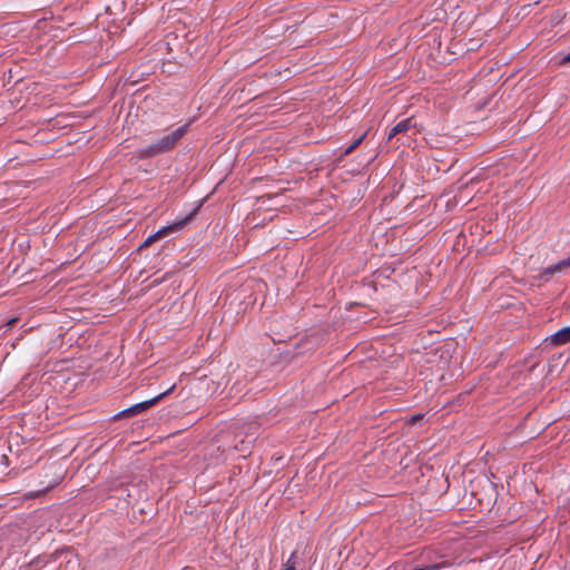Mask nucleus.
<instances>
[{
  "mask_svg": "<svg viewBox=\"0 0 570 570\" xmlns=\"http://www.w3.org/2000/svg\"><path fill=\"white\" fill-rule=\"evenodd\" d=\"M189 124H185L168 135L157 139L147 147L137 150V157L139 159L154 158L156 156L169 153L174 150L184 136L188 132Z\"/></svg>",
  "mask_w": 570,
  "mask_h": 570,
  "instance_id": "f257e3e1",
  "label": "nucleus"
},
{
  "mask_svg": "<svg viewBox=\"0 0 570 570\" xmlns=\"http://www.w3.org/2000/svg\"><path fill=\"white\" fill-rule=\"evenodd\" d=\"M174 389H175V385H173L171 387H169L165 392L156 395L155 397H153L150 400L137 403L135 405L129 406L128 409H125V410L120 411L119 413H117L114 416V420H120V419H124V417H132V416H136V415L142 413L144 411H146V410L150 409L151 406L156 405L165 396L170 394L174 391Z\"/></svg>",
  "mask_w": 570,
  "mask_h": 570,
  "instance_id": "f03ea898",
  "label": "nucleus"
},
{
  "mask_svg": "<svg viewBox=\"0 0 570 570\" xmlns=\"http://www.w3.org/2000/svg\"><path fill=\"white\" fill-rule=\"evenodd\" d=\"M197 208H195L189 215H187L185 218L175 222L174 224L163 227L153 235H150L140 246V248L150 246L154 242L169 235L173 232H178L183 229L196 215Z\"/></svg>",
  "mask_w": 570,
  "mask_h": 570,
  "instance_id": "7ed1b4c3",
  "label": "nucleus"
},
{
  "mask_svg": "<svg viewBox=\"0 0 570 570\" xmlns=\"http://www.w3.org/2000/svg\"><path fill=\"white\" fill-rule=\"evenodd\" d=\"M416 127V122L412 117L403 119L399 121L394 127H392L387 134V140H392L397 135H405L409 130Z\"/></svg>",
  "mask_w": 570,
  "mask_h": 570,
  "instance_id": "20e7f679",
  "label": "nucleus"
},
{
  "mask_svg": "<svg viewBox=\"0 0 570 570\" xmlns=\"http://www.w3.org/2000/svg\"><path fill=\"white\" fill-rule=\"evenodd\" d=\"M546 342H549V345L553 347L570 343V326L559 330L550 337L546 338Z\"/></svg>",
  "mask_w": 570,
  "mask_h": 570,
  "instance_id": "39448f33",
  "label": "nucleus"
},
{
  "mask_svg": "<svg viewBox=\"0 0 570 570\" xmlns=\"http://www.w3.org/2000/svg\"><path fill=\"white\" fill-rule=\"evenodd\" d=\"M568 267H570V256L566 259H562V261L544 268L541 273V276L546 277L548 279L549 277L553 276L556 273H559Z\"/></svg>",
  "mask_w": 570,
  "mask_h": 570,
  "instance_id": "423d86ee",
  "label": "nucleus"
},
{
  "mask_svg": "<svg viewBox=\"0 0 570 570\" xmlns=\"http://www.w3.org/2000/svg\"><path fill=\"white\" fill-rule=\"evenodd\" d=\"M366 132L355 139L342 154V157L351 155L364 140Z\"/></svg>",
  "mask_w": 570,
  "mask_h": 570,
  "instance_id": "0eeeda50",
  "label": "nucleus"
},
{
  "mask_svg": "<svg viewBox=\"0 0 570 570\" xmlns=\"http://www.w3.org/2000/svg\"><path fill=\"white\" fill-rule=\"evenodd\" d=\"M423 417H424V414H422V413L414 414V415H412V416L407 420V423H409L410 425H415V424H417L420 421H422V420H423Z\"/></svg>",
  "mask_w": 570,
  "mask_h": 570,
  "instance_id": "6e6552de",
  "label": "nucleus"
},
{
  "mask_svg": "<svg viewBox=\"0 0 570 570\" xmlns=\"http://www.w3.org/2000/svg\"><path fill=\"white\" fill-rule=\"evenodd\" d=\"M168 275L169 274L167 273L161 278L154 279L153 283H151V286L154 287V286H157V285L161 284L165 279H167Z\"/></svg>",
  "mask_w": 570,
  "mask_h": 570,
  "instance_id": "1a4fd4ad",
  "label": "nucleus"
},
{
  "mask_svg": "<svg viewBox=\"0 0 570 570\" xmlns=\"http://www.w3.org/2000/svg\"><path fill=\"white\" fill-rule=\"evenodd\" d=\"M17 322H18V318H17V317H12V318H10V320L6 323V326L10 328V327L14 326V324H16Z\"/></svg>",
  "mask_w": 570,
  "mask_h": 570,
  "instance_id": "9d476101",
  "label": "nucleus"
},
{
  "mask_svg": "<svg viewBox=\"0 0 570 570\" xmlns=\"http://www.w3.org/2000/svg\"><path fill=\"white\" fill-rule=\"evenodd\" d=\"M564 63H570V52L562 58L561 65H564Z\"/></svg>",
  "mask_w": 570,
  "mask_h": 570,
  "instance_id": "9b49d317",
  "label": "nucleus"
},
{
  "mask_svg": "<svg viewBox=\"0 0 570 570\" xmlns=\"http://www.w3.org/2000/svg\"><path fill=\"white\" fill-rule=\"evenodd\" d=\"M489 487H490V490H491L492 494H494V495H495L497 493H495V490H494V488H493V484H492V483H490V484H489Z\"/></svg>",
  "mask_w": 570,
  "mask_h": 570,
  "instance_id": "f8f14e48",
  "label": "nucleus"
},
{
  "mask_svg": "<svg viewBox=\"0 0 570 570\" xmlns=\"http://www.w3.org/2000/svg\"><path fill=\"white\" fill-rule=\"evenodd\" d=\"M491 501H492V498L490 497V498L488 499V505H490V504H491Z\"/></svg>",
  "mask_w": 570,
  "mask_h": 570,
  "instance_id": "ddd939ff",
  "label": "nucleus"
}]
</instances>
